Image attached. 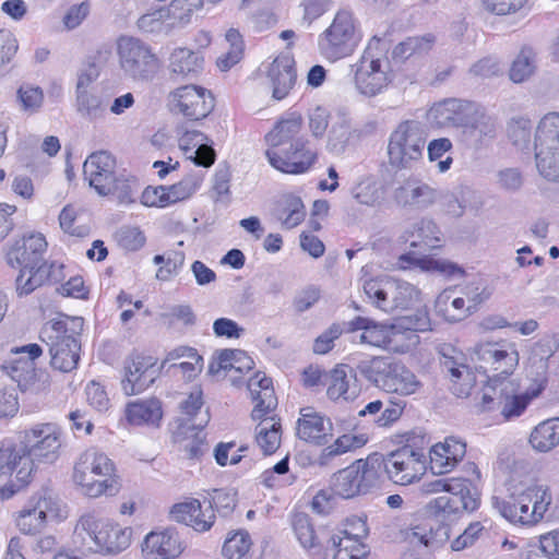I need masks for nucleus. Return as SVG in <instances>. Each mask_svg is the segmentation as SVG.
<instances>
[{
	"instance_id": "obj_1",
	"label": "nucleus",
	"mask_w": 559,
	"mask_h": 559,
	"mask_svg": "<svg viewBox=\"0 0 559 559\" xmlns=\"http://www.w3.org/2000/svg\"><path fill=\"white\" fill-rule=\"evenodd\" d=\"M132 530L95 514H85L79 520L74 530V542L82 549L118 554L130 546Z\"/></svg>"
},
{
	"instance_id": "obj_2",
	"label": "nucleus",
	"mask_w": 559,
	"mask_h": 559,
	"mask_svg": "<svg viewBox=\"0 0 559 559\" xmlns=\"http://www.w3.org/2000/svg\"><path fill=\"white\" fill-rule=\"evenodd\" d=\"M552 498L544 486L515 488L506 498L492 497V506L510 523L533 526L539 523L551 504Z\"/></svg>"
},
{
	"instance_id": "obj_3",
	"label": "nucleus",
	"mask_w": 559,
	"mask_h": 559,
	"mask_svg": "<svg viewBox=\"0 0 559 559\" xmlns=\"http://www.w3.org/2000/svg\"><path fill=\"white\" fill-rule=\"evenodd\" d=\"M115 472L114 462L104 452L96 448H90L76 461L73 480L88 497L112 496L119 490V481Z\"/></svg>"
},
{
	"instance_id": "obj_4",
	"label": "nucleus",
	"mask_w": 559,
	"mask_h": 559,
	"mask_svg": "<svg viewBox=\"0 0 559 559\" xmlns=\"http://www.w3.org/2000/svg\"><path fill=\"white\" fill-rule=\"evenodd\" d=\"M377 36L369 41L359 60L352 66L354 86L365 97L382 94L393 80L392 70L384 57L385 48Z\"/></svg>"
},
{
	"instance_id": "obj_5",
	"label": "nucleus",
	"mask_w": 559,
	"mask_h": 559,
	"mask_svg": "<svg viewBox=\"0 0 559 559\" xmlns=\"http://www.w3.org/2000/svg\"><path fill=\"white\" fill-rule=\"evenodd\" d=\"M427 135L426 126L418 120L400 122L389 138V164L397 170L415 168L423 159Z\"/></svg>"
},
{
	"instance_id": "obj_6",
	"label": "nucleus",
	"mask_w": 559,
	"mask_h": 559,
	"mask_svg": "<svg viewBox=\"0 0 559 559\" xmlns=\"http://www.w3.org/2000/svg\"><path fill=\"white\" fill-rule=\"evenodd\" d=\"M362 289L369 301L386 313L408 309L420 300V292L416 286L392 277L366 280Z\"/></svg>"
},
{
	"instance_id": "obj_7",
	"label": "nucleus",
	"mask_w": 559,
	"mask_h": 559,
	"mask_svg": "<svg viewBox=\"0 0 559 559\" xmlns=\"http://www.w3.org/2000/svg\"><path fill=\"white\" fill-rule=\"evenodd\" d=\"M117 56L123 78L136 83L151 82L160 68L151 47L134 37L122 36L117 40Z\"/></svg>"
},
{
	"instance_id": "obj_8",
	"label": "nucleus",
	"mask_w": 559,
	"mask_h": 559,
	"mask_svg": "<svg viewBox=\"0 0 559 559\" xmlns=\"http://www.w3.org/2000/svg\"><path fill=\"white\" fill-rule=\"evenodd\" d=\"M361 373L385 392L402 396L415 394L421 386L414 372L385 357H374L360 366Z\"/></svg>"
},
{
	"instance_id": "obj_9",
	"label": "nucleus",
	"mask_w": 559,
	"mask_h": 559,
	"mask_svg": "<svg viewBox=\"0 0 559 559\" xmlns=\"http://www.w3.org/2000/svg\"><path fill=\"white\" fill-rule=\"evenodd\" d=\"M359 41L360 36L353 14L347 10H340L319 35L318 49L324 59L335 62L352 56Z\"/></svg>"
},
{
	"instance_id": "obj_10",
	"label": "nucleus",
	"mask_w": 559,
	"mask_h": 559,
	"mask_svg": "<svg viewBox=\"0 0 559 559\" xmlns=\"http://www.w3.org/2000/svg\"><path fill=\"white\" fill-rule=\"evenodd\" d=\"M535 158L539 174L551 181H559V112L546 114L535 133Z\"/></svg>"
},
{
	"instance_id": "obj_11",
	"label": "nucleus",
	"mask_w": 559,
	"mask_h": 559,
	"mask_svg": "<svg viewBox=\"0 0 559 559\" xmlns=\"http://www.w3.org/2000/svg\"><path fill=\"white\" fill-rule=\"evenodd\" d=\"M67 514L66 506L52 491L45 489L17 512L15 523L21 533L35 535L46 527L48 521H61Z\"/></svg>"
},
{
	"instance_id": "obj_12",
	"label": "nucleus",
	"mask_w": 559,
	"mask_h": 559,
	"mask_svg": "<svg viewBox=\"0 0 559 559\" xmlns=\"http://www.w3.org/2000/svg\"><path fill=\"white\" fill-rule=\"evenodd\" d=\"M61 449V430L51 423L37 424L25 430L23 447L15 448L16 452L23 453V457L29 461V477L34 471L35 463L52 464Z\"/></svg>"
},
{
	"instance_id": "obj_13",
	"label": "nucleus",
	"mask_w": 559,
	"mask_h": 559,
	"mask_svg": "<svg viewBox=\"0 0 559 559\" xmlns=\"http://www.w3.org/2000/svg\"><path fill=\"white\" fill-rule=\"evenodd\" d=\"M82 329L83 319L79 317L68 318L66 321L53 324L56 335L50 336L49 348L52 368L62 372H70L76 368L81 348L78 336Z\"/></svg>"
},
{
	"instance_id": "obj_14",
	"label": "nucleus",
	"mask_w": 559,
	"mask_h": 559,
	"mask_svg": "<svg viewBox=\"0 0 559 559\" xmlns=\"http://www.w3.org/2000/svg\"><path fill=\"white\" fill-rule=\"evenodd\" d=\"M379 471L377 460H357L334 475L332 490L344 499L366 495L378 486Z\"/></svg>"
},
{
	"instance_id": "obj_15",
	"label": "nucleus",
	"mask_w": 559,
	"mask_h": 559,
	"mask_svg": "<svg viewBox=\"0 0 559 559\" xmlns=\"http://www.w3.org/2000/svg\"><path fill=\"white\" fill-rule=\"evenodd\" d=\"M170 111L182 115L189 120H201L214 108V97L206 88L198 85H185L171 91L167 97Z\"/></svg>"
},
{
	"instance_id": "obj_16",
	"label": "nucleus",
	"mask_w": 559,
	"mask_h": 559,
	"mask_svg": "<svg viewBox=\"0 0 559 559\" xmlns=\"http://www.w3.org/2000/svg\"><path fill=\"white\" fill-rule=\"evenodd\" d=\"M472 356L480 362L481 368H490L504 376L511 374L519 365L515 344L503 338L475 344Z\"/></svg>"
},
{
	"instance_id": "obj_17",
	"label": "nucleus",
	"mask_w": 559,
	"mask_h": 559,
	"mask_svg": "<svg viewBox=\"0 0 559 559\" xmlns=\"http://www.w3.org/2000/svg\"><path fill=\"white\" fill-rule=\"evenodd\" d=\"M266 158L272 167L285 174L306 173L316 162L317 152L310 147L309 141L298 138L290 145L281 150L267 148Z\"/></svg>"
},
{
	"instance_id": "obj_18",
	"label": "nucleus",
	"mask_w": 559,
	"mask_h": 559,
	"mask_svg": "<svg viewBox=\"0 0 559 559\" xmlns=\"http://www.w3.org/2000/svg\"><path fill=\"white\" fill-rule=\"evenodd\" d=\"M383 465L389 478L402 486L418 480L426 471L423 453L411 447H403L389 453L383 459Z\"/></svg>"
},
{
	"instance_id": "obj_19",
	"label": "nucleus",
	"mask_w": 559,
	"mask_h": 559,
	"mask_svg": "<svg viewBox=\"0 0 559 559\" xmlns=\"http://www.w3.org/2000/svg\"><path fill=\"white\" fill-rule=\"evenodd\" d=\"M439 197L437 188L415 176L404 179L393 191V200L399 206L413 210H426L432 206Z\"/></svg>"
},
{
	"instance_id": "obj_20",
	"label": "nucleus",
	"mask_w": 559,
	"mask_h": 559,
	"mask_svg": "<svg viewBox=\"0 0 559 559\" xmlns=\"http://www.w3.org/2000/svg\"><path fill=\"white\" fill-rule=\"evenodd\" d=\"M47 241L43 234L31 233L15 239L7 251V262L12 267L40 266L47 250Z\"/></svg>"
},
{
	"instance_id": "obj_21",
	"label": "nucleus",
	"mask_w": 559,
	"mask_h": 559,
	"mask_svg": "<svg viewBox=\"0 0 559 559\" xmlns=\"http://www.w3.org/2000/svg\"><path fill=\"white\" fill-rule=\"evenodd\" d=\"M297 437L308 443L323 445L333 436V423L324 414L312 407L300 409V417L296 425Z\"/></svg>"
},
{
	"instance_id": "obj_22",
	"label": "nucleus",
	"mask_w": 559,
	"mask_h": 559,
	"mask_svg": "<svg viewBox=\"0 0 559 559\" xmlns=\"http://www.w3.org/2000/svg\"><path fill=\"white\" fill-rule=\"evenodd\" d=\"M116 160L105 151L92 153L83 165L85 179L99 195H108L110 182L116 178Z\"/></svg>"
},
{
	"instance_id": "obj_23",
	"label": "nucleus",
	"mask_w": 559,
	"mask_h": 559,
	"mask_svg": "<svg viewBox=\"0 0 559 559\" xmlns=\"http://www.w3.org/2000/svg\"><path fill=\"white\" fill-rule=\"evenodd\" d=\"M451 354H443L441 367L450 376L451 390L459 397H466L471 394L476 384V376L468 365L466 358L454 348H449Z\"/></svg>"
},
{
	"instance_id": "obj_24",
	"label": "nucleus",
	"mask_w": 559,
	"mask_h": 559,
	"mask_svg": "<svg viewBox=\"0 0 559 559\" xmlns=\"http://www.w3.org/2000/svg\"><path fill=\"white\" fill-rule=\"evenodd\" d=\"M126 374L121 382L122 390L127 395H134L143 392L155 380L157 370L152 357L132 356L124 366Z\"/></svg>"
},
{
	"instance_id": "obj_25",
	"label": "nucleus",
	"mask_w": 559,
	"mask_h": 559,
	"mask_svg": "<svg viewBox=\"0 0 559 559\" xmlns=\"http://www.w3.org/2000/svg\"><path fill=\"white\" fill-rule=\"evenodd\" d=\"M183 549L179 534L171 528L151 532L142 543L144 559H177Z\"/></svg>"
},
{
	"instance_id": "obj_26",
	"label": "nucleus",
	"mask_w": 559,
	"mask_h": 559,
	"mask_svg": "<svg viewBox=\"0 0 559 559\" xmlns=\"http://www.w3.org/2000/svg\"><path fill=\"white\" fill-rule=\"evenodd\" d=\"M326 395L332 401H354L360 393L357 374L348 365H337L329 372Z\"/></svg>"
},
{
	"instance_id": "obj_27",
	"label": "nucleus",
	"mask_w": 559,
	"mask_h": 559,
	"mask_svg": "<svg viewBox=\"0 0 559 559\" xmlns=\"http://www.w3.org/2000/svg\"><path fill=\"white\" fill-rule=\"evenodd\" d=\"M267 76L272 86V98L283 100L296 83L295 60L290 55H281L271 63Z\"/></svg>"
},
{
	"instance_id": "obj_28",
	"label": "nucleus",
	"mask_w": 559,
	"mask_h": 559,
	"mask_svg": "<svg viewBox=\"0 0 559 559\" xmlns=\"http://www.w3.org/2000/svg\"><path fill=\"white\" fill-rule=\"evenodd\" d=\"M466 444L462 440L449 437L437 443L430 451V467L435 474H445L465 456Z\"/></svg>"
},
{
	"instance_id": "obj_29",
	"label": "nucleus",
	"mask_w": 559,
	"mask_h": 559,
	"mask_svg": "<svg viewBox=\"0 0 559 559\" xmlns=\"http://www.w3.org/2000/svg\"><path fill=\"white\" fill-rule=\"evenodd\" d=\"M413 266L448 278H459L464 275V270L460 265L447 259L432 257L416 258L411 253L399 257L396 262L397 269L407 270Z\"/></svg>"
},
{
	"instance_id": "obj_30",
	"label": "nucleus",
	"mask_w": 559,
	"mask_h": 559,
	"mask_svg": "<svg viewBox=\"0 0 559 559\" xmlns=\"http://www.w3.org/2000/svg\"><path fill=\"white\" fill-rule=\"evenodd\" d=\"M248 390L251 399L255 402L251 417L253 420L261 419L277 406V399L272 385V379L261 372H257L248 381Z\"/></svg>"
},
{
	"instance_id": "obj_31",
	"label": "nucleus",
	"mask_w": 559,
	"mask_h": 559,
	"mask_svg": "<svg viewBox=\"0 0 559 559\" xmlns=\"http://www.w3.org/2000/svg\"><path fill=\"white\" fill-rule=\"evenodd\" d=\"M209 421L205 415L199 423H185L175 432V441L189 459H199L209 449L203 426Z\"/></svg>"
},
{
	"instance_id": "obj_32",
	"label": "nucleus",
	"mask_w": 559,
	"mask_h": 559,
	"mask_svg": "<svg viewBox=\"0 0 559 559\" xmlns=\"http://www.w3.org/2000/svg\"><path fill=\"white\" fill-rule=\"evenodd\" d=\"M41 355V347L35 343L13 347L10 356L4 360L3 369L13 381L17 382L24 373L35 368V360Z\"/></svg>"
},
{
	"instance_id": "obj_33",
	"label": "nucleus",
	"mask_w": 559,
	"mask_h": 559,
	"mask_svg": "<svg viewBox=\"0 0 559 559\" xmlns=\"http://www.w3.org/2000/svg\"><path fill=\"white\" fill-rule=\"evenodd\" d=\"M304 126L302 115L298 111L286 112L265 135L269 148L281 150L295 142Z\"/></svg>"
},
{
	"instance_id": "obj_34",
	"label": "nucleus",
	"mask_w": 559,
	"mask_h": 559,
	"mask_svg": "<svg viewBox=\"0 0 559 559\" xmlns=\"http://www.w3.org/2000/svg\"><path fill=\"white\" fill-rule=\"evenodd\" d=\"M14 474L19 486H25L29 481V461L23 457V453L16 452L15 448L7 447L0 449V479Z\"/></svg>"
},
{
	"instance_id": "obj_35",
	"label": "nucleus",
	"mask_w": 559,
	"mask_h": 559,
	"mask_svg": "<svg viewBox=\"0 0 559 559\" xmlns=\"http://www.w3.org/2000/svg\"><path fill=\"white\" fill-rule=\"evenodd\" d=\"M355 340H358L361 344L384 347L392 350H404L405 347L403 344H400L399 340H396L392 324H381L373 320L366 331L360 332L355 336Z\"/></svg>"
},
{
	"instance_id": "obj_36",
	"label": "nucleus",
	"mask_w": 559,
	"mask_h": 559,
	"mask_svg": "<svg viewBox=\"0 0 559 559\" xmlns=\"http://www.w3.org/2000/svg\"><path fill=\"white\" fill-rule=\"evenodd\" d=\"M392 329L395 333L396 340L407 334L409 344H416L418 336L416 332H425L430 329V319L426 310H417L414 314L399 318L393 324Z\"/></svg>"
},
{
	"instance_id": "obj_37",
	"label": "nucleus",
	"mask_w": 559,
	"mask_h": 559,
	"mask_svg": "<svg viewBox=\"0 0 559 559\" xmlns=\"http://www.w3.org/2000/svg\"><path fill=\"white\" fill-rule=\"evenodd\" d=\"M406 234L408 235L406 240L409 241L411 246L414 248H437L441 241L440 228L433 221L428 218H423L415 223Z\"/></svg>"
},
{
	"instance_id": "obj_38",
	"label": "nucleus",
	"mask_w": 559,
	"mask_h": 559,
	"mask_svg": "<svg viewBox=\"0 0 559 559\" xmlns=\"http://www.w3.org/2000/svg\"><path fill=\"white\" fill-rule=\"evenodd\" d=\"M447 488L445 492L452 495L463 510L467 512L475 511L479 506V498L476 488L471 485V479L464 477H448L445 478Z\"/></svg>"
},
{
	"instance_id": "obj_39",
	"label": "nucleus",
	"mask_w": 559,
	"mask_h": 559,
	"mask_svg": "<svg viewBox=\"0 0 559 559\" xmlns=\"http://www.w3.org/2000/svg\"><path fill=\"white\" fill-rule=\"evenodd\" d=\"M436 309L447 321L456 322L468 317L472 311L464 297L456 296L454 290H443L436 300Z\"/></svg>"
},
{
	"instance_id": "obj_40",
	"label": "nucleus",
	"mask_w": 559,
	"mask_h": 559,
	"mask_svg": "<svg viewBox=\"0 0 559 559\" xmlns=\"http://www.w3.org/2000/svg\"><path fill=\"white\" fill-rule=\"evenodd\" d=\"M162 416L160 402L155 399L130 403L127 408V418L133 425H156Z\"/></svg>"
},
{
	"instance_id": "obj_41",
	"label": "nucleus",
	"mask_w": 559,
	"mask_h": 559,
	"mask_svg": "<svg viewBox=\"0 0 559 559\" xmlns=\"http://www.w3.org/2000/svg\"><path fill=\"white\" fill-rule=\"evenodd\" d=\"M530 442L539 452H548L559 444V418L538 424L531 433Z\"/></svg>"
},
{
	"instance_id": "obj_42",
	"label": "nucleus",
	"mask_w": 559,
	"mask_h": 559,
	"mask_svg": "<svg viewBox=\"0 0 559 559\" xmlns=\"http://www.w3.org/2000/svg\"><path fill=\"white\" fill-rule=\"evenodd\" d=\"M281 423L274 417L261 418L255 428V442L264 455L274 453L281 444Z\"/></svg>"
},
{
	"instance_id": "obj_43",
	"label": "nucleus",
	"mask_w": 559,
	"mask_h": 559,
	"mask_svg": "<svg viewBox=\"0 0 559 559\" xmlns=\"http://www.w3.org/2000/svg\"><path fill=\"white\" fill-rule=\"evenodd\" d=\"M203 59L198 52L187 48H177L173 51L169 59V69L171 73L181 76L195 74L202 70Z\"/></svg>"
},
{
	"instance_id": "obj_44",
	"label": "nucleus",
	"mask_w": 559,
	"mask_h": 559,
	"mask_svg": "<svg viewBox=\"0 0 559 559\" xmlns=\"http://www.w3.org/2000/svg\"><path fill=\"white\" fill-rule=\"evenodd\" d=\"M536 67V53L532 48L523 47L511 63L510 80L514 83H522L535 73Z\"/></svg>"
},
{
	"instance_id": "obj_45",
	"label": "nucleus",
	"mask_w": 559,
	"mask_h": 559,
	"mask_svg": "<svg viewBox=\"0 0 559 559\" xmlns=\"http://www.w3.org/2000/svg\"><path fill=\"white\" fill-rule=\"evenodd\" d=\"M293 530L296 538L305 549H319L320 536L307 514L298 513L294 516Z\"/></svg>"
},
{
	"instance_id": "obj_46",
	"label": "nucleus",
	"mask_w": 559,
	"mask_h": 559,
	"mask_svg": "<svg viewBox=\"0 0 559 559\" xmlns=\"http://www.w3.org/2000/svg\"><path fill=\"white\" fill-rule=\"evenodd\" d=\"M110 183L109 194H112L119 204L128 205L135 202L140 186L134 177L116 176Z\"/></svg>"
},
{
	"instance_id": "obj_47",
	"label": "nucleus",
	"mask_w": 559,
	"mask_h": 559,
	"mask_svg": "<svg viewBox=\"0 0 559 559\" xmlns=\"http://www.w3.org/2000/svg\"><path fill=\"white\" fill-rule=\"evenodd\" d=\"M203 140L204 135L201 132H187L180 139V145L183 150L187 151L189 148V144L194 141L193 145H198L193 156L194 163L199 166L209 167L215 160V153L211 146L202 143Z\"/></svg>"
},
{
	"instance_id": "obj_48",
	"label": "nucleus",
	"mask_w": 559,
	"mask_h": 559,
	"mask_svg": "<svg viewBox=\"0 0 559 559\" xmlns=\"http://www.w3.org/2000/svg\"><path fill=\"white\" fill-rule=\"evenodd\" d=\"M20 273L15 280L16 294L27 296L44 285V270L40 266H19Z\"/></svg>"
},
{
	"instance_id": "obj_49",
	"label": "nucleus",
	"mask_w": 559,
	"mask_h": 559,
	"mask_svg": "<svg viewBox=\"0 0 559 559\" xmlns=\"http://www.w3.org/2000/svg\"><path fill=\"white\" fill-rule=\"evenodd\" d=\"M435 43L431 35L408 37L393 49V57L407 59L414 55L427 53Z\"/></svg>"
},
{
	"instance_id": "obj_50",
	"label": "nucleus",
	"mask_w": 559,
	"mask_h": 559,
	"mask_svg": "<svg viewBox=\"0 0 559 559\" xmlns=\"http://www.w3.org/2000/svg\"><path fill=\"white\" fill-rule=\"evenodd\" d=\"M453 148V144L448 138H439L430 141L427 145V155L430 162H438V171L443 174L451 168L453 158L450 153Z\"/></svg>"
},
{
	"instance_id": "obj_51",
	"label": "nucleus",
	"mask_w": 559,
	"mask_h": 559,
	"mask_svg": "<svg viewBox=\"0 0 559 559\" xmlns=\"http://www.w3.org/2000/svg\"><path fill=\"white\" fill-rule=\"evenodd\" d=\"M496 124L491 116L484 110L477 109L471 122L465 126V133L469 134L477 142L495 136Z\"/></svg>"
},
{
	"instance_id": "obj_52",
	"label": "nucleus",
	"mask_w": 559,
	"mask_h": 559,
	"mask_svg": "<svg viewBox=\"0 0 559 559\" xmlns=\"http://www.w3.org/2000/svg\"><path fill=\"white\" fill-rule=\"evenodd\" d=\"M195 513L200 514V501L191 499L189 501L177 503L173 507L171 518L180 523L193 527L198 532H204L205 522H194Z\"/></svg>"
},
{
	"instance_id": "obj_53",
	"label": "nucleus",
	"mask_w": 559,
	"mask_h": 559,
	"mask_svg": "<svg viewBox=\"0 0 559 559\" xmlns=\"http://www.w3.org/2000/svg\"><path fill=\"white\" fill-rule=\"evenodd\" d=\"M552 539L549 533L531 539L521 547V559H554Z\"/></svg>"
},
{
	"instance_id": "obj_54",
	"label": "nucleus",
	"mask_w": 559,
	"mask_h": 559,
	"mask_svg": "<svg viewBox=\"0 0 559 559\" xmlns=\"http://www.w3.org/2000/svg\"><path fill=\"white\" fill-rule=\"evenodd\" d=\"M201 181L202 178L199 175L192 174L186 176L175 185L165 186L170 204L190 198L200 188Z\"/></svg>"
},
{
	"instance_id": "obj_55",
	"label": "nucleus",
	"mask_w": 559,
	"mask_h": 559,
	"mask_svg": "<svg viewBox=\"0 0 559 559\" xmlns=\"http://www.w3.org/2000/svg\"><path fill=\"white\" fill-rule=\"evenodd\" d=\"M343 536H335L338 545H364L362 540L368 535V527L366 521L358 516H353L346 520Z\"/></svg>"
},
{
	"instance_id": "obj_56",
	"label": "nucleus",
	"mask_w": 559,
	"mask_h": 559,
	"mask_svg": "<svg viewBox=\"0 0 559 559\" xmlns=\"http://www.w3.org/2000/svg\"><path fill=\"white\" fill-rule=\"evenodd\" d=\"M23 392L39 394L46 392L50 386L49 373L44 369L36 367L23 374L22 379L16 382Z\"/></svg>"
},
{
	"instance_id": "obj_57",
	"label": "nucleus",
	"mask_w": 559,
	"mask_h": 559,
	"mask_svg": "<svg viewBox=\"0 0 559 559\" xmlns=\"http://www.w3.org/2000/svg\"><path fill=\"white\" fill-rule=\"evenodd\" d=\"M533 124L526 118H513L508 124V136L520 150L527 148L532 139Z\"/></svg>"
},
{
	"instance_id": "obj_58",
	"label": "nucleus",
	"mask_w": 559,
	"mask_h": 559,
	"mask_svg": "<svg viewBox=\"0 0 559 559\" xmlns=\"http://www.w3.org/2000/svg\"><path fill=\"white\" fill-rule=\"evenodd\" d=\"M353 198L360 204L373 206L381 200V193L377 181L367 177L361 179L353 189Z\"/></svg>"
},
{
	"instance_id": "obj_59",
	"label": "nucleus",
	"mask_w": 559,
	"mask_h": 559,
	"mask_svg": "<svg viewBox=\"0 0 559 559\" xmlns=\"http://www.w3.org/2000/svg\"><path fill=\"white\" fill-rule=\"evenodd\" d=\"M365 440L362 437L353 435H343L338 437L334 443L325 447L321 453V461L329 460L342 455L353 449L359 448L364 444Z\"/></svg>"
},
{
	"instance_id": "obj_60",
	"label": "nucleus",
	"mask_w": 559,
	"mask_h": 559,
	"mask_svg": "<svg viewBox=\"0 0 559 559\" xmlns=\"http://www.w3.org/2000/svg\"><path fill=\"white\" fill-rule=\"evenodd\" d=\"M116 240L122 249L136 251L145 245L146 237L138 226H122L116 233Z\"/></svg>"
},
{
	"instance_id": "obj_61",
	"label": "nucleus",
	"mask_w": 559,
	"mask_h": 559,
	"mask_svg": "<svg viewBox=\"0 0 559 559\" xmlns=\"http://www.w3.org/2000/svg\"><path fill=\"white\" fill-rule=\"evenodd\" d=\"M462 108V102L452 98L433 105L429 114L439 124H447L456 120V115Z\"/></svg>"
},
{
	"instance_id": "obj_62",
	"label": "nucleus",
	"mask_w": 559,
	"mask_h": 559,
	"mask_svg": "<svg viewBox=\"0 0 559 559\" xmlns=\"http://www.w3.org/2000/svg\"><path fill=\"white\" fill-rule=\"evenodd\" d=\"M76 109L83 117L93 119L103 112V100L90 91L76 92Z\"/></svg>"
},
{
	"instance_id": "obj_63",
	"label": "nucleus",
	"mask_w": 559,
	"mask_h": 559,
	"mask_svg": "<svg viewBox=\"0 0 559 559\" xmlns=\"http://www.w3.org/2000/svg\"><path fill=\"white\" fill-rule=\"evenodd\" d=\"M17 99L23 110L36 112L43 105L44 93L40 87L23 84L17 90Z\"/></svg>"
},
{
	"instance_id": "obj_64",
	"label": "nucleus",
	"mask_w": 559,
	"mask_h": 559,
	"mask_svg": "<svg viewBox=\"0 0 559 559\" xmlns=\"http://www.w3.org/2000/svg\"><path fill=\"white\" fill-rule=\"evenodd\" d=\"M332 555H328L325 559H364L367 554L365 545H338L336 537H332Z\"/></svg>"
}]
</instances>
